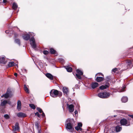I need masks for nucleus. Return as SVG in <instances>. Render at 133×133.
<instances>
[{
	"instance_id": "nucleus-1",
	"label": "nucleus",
	"mask_w": 133,
	"mask_h": 133,
	"mask_svg": "<svg viewBox=\"0 0 133 133\" xmlns=\"http://www.w3.org/2000/svg\"><path fill=\"white\" fill-rule=\"evenodd\" d=\"M65 127L66 129L67 130H69L71 132H72L74 130L73 128L74 124L75 123V122L73 119L68 118L66 121Z\"/></svg>"
},
{
	"instance_id": "nucleus-2",
	"label": "nucleus",
	"mask_w": 133,
	"mask_h": 133,
	"mask_svg": "<svg viewBox=\"0 0 133 133\" xmlns=\"http://www.w3.org/2000/svg\"><path fill=\"white\" fill-rule=\"evenodd\" d=\"M50 95L53 97H55L57 96L59 97H61L62 95V93L59 91L57 90L52 89L51 90L50 92Z\"/></svg>"
},
{
	"instance_id": "nucleus-3",
	"label": "nucleus",
	"mask_w": 133,
	"mask_h": 133,
	"mask_svg": "<svg viewBox=\"0 0 133 133\" xmlns=\"http://www.w3.org/2000/svg\"><path fill=\"white\" fill-rule=\"evenodd\" d=\"M111 94L107 92H100L98 94V96L102 98H107L109 97Z\"/></svg>"
},
{
	"instance_id": "nucleus-4",
	"label": "nucleus",
	"mask_w": 133,
	"mask_h": 133,
	"mask_svg": "<svg viewBox=\"0 0 133 133\" xmlns=\"http://www.w3.org/2000/svg\"><path fill=\"white\" fill-rule=\"evenodd\" d=\"M77 74H76V78L79 79H81L82 78L81 76L83 75V72L80 69H78L76 70Z\"/></svg>"
},
{
	"instance_id": "nucleus-5",
	"label": "nucleus",
	"mask_w": 133,
	"mask_h": 133,
	"mask_svg": "<svg viewBox=\"0 0 133 133\" xmlns=\"http://www.w3.org/2000/svg\"><path fill=\"white\" fill-rule=\"evenodd\" d=\"M82 124L81 122L78 123L77 126L75 127V129L78 132H84L82 128Z\"/></svg>"
},
{
	"instance_id": "nucleus-6",
	"label": "nucleus",
	"mask_w": 133,
	"mask_h": 133,
	"mask_svg": "<svg viewBox=\"0 0 133 133\" xmlns=\"http://www.w3.org/2000/svg\"><path fill=\"white\" fill-rule=\"evenodd\" d=\"M111 129L112 132H118L122 130V128L119 126H117L116 127H112Z\"/></svg>"
},
{
	"instance_id": "nucleus-7",
	"label": "nucleus",
	"mask_w": 133,
	"mask_h": 133,
	"mask_svg": "<svg viewBox=\"0 0 133 133\" xmlns=\"http://www.w3.org/2000/svg\"><path fill=\"white\" fill-rule=\"evenodd\" d=\"M30 41H32V43H30L32 48L34 49H35L36 48L37 46L36 44L35 41L34 37H32L30 39Z\"/></svg>"
},
{
	"instance_id": "nucleus-8",
	"label": "nucleus",
	"mask_w": 133,
	"mask_h": 133,
	"mask_svg": "<svg viewBox=\"0 0 133 133\" xmlns=\"http://www.w3.org/2000/svg\"><path fill=\"white\" fill-rule=\"evenodd\" d=\"M11 96V91L8 89L6 93L4 95H3L1 96V97H4L6 98H7Z\"/></svg>"
},
{
	"instance_id": "nucleus-9",
	"label": "nucleus",
	"mask_w": 133,
	"mask_h": 133,
	"mask_svg": "<svg viewBox=\"0 0 133 133\" xmlns=\"http://www.w3.org/2000/svg\"><path fill=\"white\" fill-rule=\"evenodd\" d=\"M67 106L69 109V112H73L74 110V106L73 104H67Z\"/></svg>"
},
{
	"instance_id": "nucleus-10",
	"label": "nucleus",
	"mask_w": 133,
	"mask_h": 133,
	"mask_svg": "<svg viewBox=\"0 0 133 133\" xmlns=\"http://www.w3.org/2000/svg\"><path fill=\"white\" fill-rule=\"evenodd\" d=\"M125 65L127 66V68L126 69L131 68L133 64L130 60H128L126 62Z\"/></svg>"
},
{
	"instance_id": "nucleus-11",
	"label": "nucleus",
	"mask_w": 133,
	"mask_h": 133,
	"mask_svg": "<svg viewBox=\"0 0 133 133\" xmlns=\"http://www.w3.org/2000/svg\"><path fill=\"white\" fill-rule=\"evenodd\" d=\"M23 39L25 41H28L30 38V35L28 34H25L22 36Z\"/></svg>"
},
{
	"instance_id": "nucleus-12",
	"label": "nucleus",
	"mask_w": 133,
	"mask_h": 133,
	"mask_svg": "<svg viewBox=\"0 0 133 133\" xmlns=\"http://www.w3.org/2000/svg\"><path fill=\"white\" fill-rule=\"evenodd\" d=\"M127 119L123 118L121 119L120 121V123L122 125H126L127 124Z\"/></svg>"
},
{
	"instance_id": "nucleus-13",
	"label": "nucleus",
	"mask_w": 133,
	"mask_h": 133,
	"mask_svg": "<svg viewBox=\"0 0 133 133\" xmlns=\"http://www.w3.org/2000/svg\"><path fill=\"white\" fill-rule=\"evenodd\" d=\"M63 91L64 95H65L66 96L68 95L69 90L68 88L66 87H63Z\"/></svg>"
},
{
	"instance_id": "nucleus-14",
	"label": "nucleus",
	"mask_w": 133,
	"mask_h": 133,
	"mask_svg": "<svg viewBox=\"0 0 133 133\" xmlns=\"http://www.w3.org/2000/svg\"><path fill=\"white\" fill-rule=\"evenodd\" d=\"M104 80V76H103V77L97 76V77L95 79V80H96V82H102Z\"/></svg>"
},
{
	"instance_id": "nucleus-15",
	"label": "nucleus",
	"mask_w": 133,
	"mask_h": 133,
	"mask_svg": "<svg viewBox=\"0 0 133 133\" xmlns=\"http://www.w3.org/2000/svg\"><path fill=\"white\" fill-rule=\"evenodd\" d=\"M99 85L98 83L97 82H92L91 84V86L92 88L94 89L98 87Z\"/></svg>"
},
{
	"instance_id": "nucleus-16",
	"label": "nucleus",
	"mask_w": 133,
	"mask_h": 133,
	"mask_svg": "<svg viewBox=\"0 0 133 133\" xmlns=\"http://www.w3.org/2000/svg\"><path fill=\"white\" fill-rule=\"evenodd\" d=\"M21 109V103L20 100L17 102V110L19 111H20Z\"/></svg>"
},
{
	"instance_id": "nucleus-17",
	"label": "nucleus",
	"mask_w": 133,
	"mask_h": 133,
	"mask_svg": "<svg viewBox=\"0 0 133 133\" xmlns=\"http://www.w3.org/2000/svg\"><path fill=\"white\" fill-rule=\"evenodd\" d=\"M49 51L51 54H57L56 55L57 56L58 55V53L56 50L54 49L51 48L49 49Z\"/></svg>"
},
{
	"instance_id": "nucleus-18",
	"label": "nucleus",
	"mask_w": 133,
	"mask_h": 133,
	"mask_svg": "<svg viewBox=\"0 0 133 133\" xmlns=\"http://www.w3.org/2000/svg\"><path fill=\"white\" fill-rule=\"evenodd\" d=\"M6 60L5 59L4 57H2L0 58V63L4 64H6Z\"/></svg>"
},
{
	"instance_id": "nucleus-19",
	"label": "nucleus",
	"mask_w": 133,
	"mask_h": 133,
	"mask_svg": "<svg viewBox=\"0 0 133 133\" xmlns=\"http://www.w3.org/2000/svg\"><path fill=\"white\" fill-rule=\"evenodd\" d=\"M17 116L19 117H24L26 116V114L22 112H19L17 114Z\"/></svg>"
},
{
	"instance_id": "nucleus-20",
	"label": "nucleus",
	"mask_w": 133,
	"mask_h": 133,
	"mask_svg": "<svg viewBox=\"0 0 133 133\" xmlns=\"http://www.w3.org/2000/svg\"><path fill=\"white\" fill-rule=\"evenodd\" d=\"M45 75L47 77L50 79L52 80L53 79V76L50 73H47Z\"/></svg>"
},
{
	"instance_id": "nucleus-21",
	"label": "nucleus",
	"mask_w": 133,
	"mask_h": 133,
	"mask_svg": "<svg viewBox=\"0 0 133 133\" xmlns=\"http://www.w3.org/2000/svg\"><path fill=\"white\" fill-rule=\"evenodd\" d=\"M65 68L67 71L69 72H71L72 71V68L69 66H66L65 67Z\"/></svg>"
},
{
	"instance_id": "nucleus-22",
	"label": "nucleus",
	"mask_w": 133,
	"mask_h": 133,
	"mask_svg": "<svg viewBox=\"0 0 133 133\" xmlns=\"http://www.w3.org/2000/svg\"><path fill=\"white\" fill-rule=\"evenodd\" d=\"M24 89L25 92L27 94L29 93V91L28 88L27 87L25 84H24Z\"/></svg>"
},
{
	"instance_id": "nucleus-23",
	"label": "nucleus",
	"mask_w": 133,
	"mask_h": 133,
	"mask_svg": "<svg viewBox=\"0 0 133 133\" xmlns=\"http://www.w3.org/2000/svg\"><path fill=\"white\" fill-rule=\"evenodd\" d=\"M128 100V98L127 97H123L122 98L121 101L124 103H125L127 102Z\"/></svg>"
},
{
	"instance_id": "nucleus-24",
	"label": "nucleus",
	"mask_w": 133,
	"mask_h": 133,
	"mask_svg": "<svg viewBox=\"0 0 133 133\" xmlns=\"http://www.w3.org/2000/svg\"><path fill=\"white\" fill-rule=\"evenodd\" d=\"M7 103V101L6 100H4L1 103V105L2 107L4 106Z\"/></svg>"
},
{
	"instance_id": "nucleus-25",
	"label": "nucleus",
	"mask_w": 133,
	"mask_h": 133,
	"mask_svg": "<svg viewBox=\"0 0 133 133\" xmlns=\"http://www.w3.org/2000/svg\"><path fill=\"white\" fill-rule=\"evenodd\" d=\"M111 79V77L110 76H108L106 77L105 79H104L107 82H110Z\"/></svg>"
},
{
	"instance_id": "nucleus-26",
	"label": "nucleus",
	"mask_w": 133,
	"mask_h": 133,
	"mask_svg": "<svg viewBox=\"0 0 133 133\" xmlns=\"http://www.w3.org/2000/svg\"><path fill=\"white\" fill-rule=\"evenodd\" d=\"M125 87H123L122 88H121L118 90V91L119 92H122L124 91L125 90Z\"/></svg>"
},
{
	"instance_id": "nucleus-27",
	"label": "nucleus",
	"mask_w": 133,
	"mask_h": 133,
	"mask_svg": "<svg viewBox=\"0 0 133 133\" xmlns=\"http://www.w3.org/2000/svg\"><path fill=\"white\" fill-rule=\"evenodd\" d=\"M15 63L14 62H10L8 65V67H11L13 66L14 65Z\"/></svg>"
},
{
	"instance_id": "nucleus-28",
	"label": "nucleus",
	"mask_w": 133,
	"mask_h": 133,
	"mask_svg": "<svg viewBox=\"0 0 133 133\" xmlns=\"http://www.w3.org/2000/svg\"><path fill=\"white\" fill-rule=\"evenodd\" d=\"M109 82H107L106 81L104 82L105 84V86L107 87V88H108L110 86V84Z\"/></svg>"
},
{
	"instance_id": "nucleus-29",
	"label": "nucleus",
	"mask_w": 133,
	"mask_h": 133,
	"mask_svg": "<svg viewBox=\"0 0 133 133\" xmlns=\"http://www.w3.org/2000/svg\"><path fill=\"white\" fill-rule=\"evenodd\" d=\"M12 9L15 10L17 9V5L16 3H14L12 6Z\"/></svg>"
},
{
	"instance_id": "nucleus-30",
	"label": "nucleus",
	"mask_w": 133,
	"mask_h": 133,
	"mask_svg": "<svg viewBox=\"0 0 133 133\" xmlns=\"http://www.w3.org/2000/svg\"><path fill=\"white\" fill-rule=\"evenodd\" d=\"M107 88L105 86V85H102L99 87V88L101 90H103L105 89H106Z\"/></svg>"
},
{
	"instance_id": "nucleus-31",
	"label": "nucleus",
	"mask_w": 133,
	"mask_h": 133,
	"mask_svg": "<svg viewBox=\"0 0 133 133\" xmlns=\"http://www.w3.org/2000/svg\"><path fill=\"white\" fill-rule=\"evenodd\" d=\"M29 106L32 109H35L36 108L35 106L33 104H30Z\"/></svg>"
},
{
	"instance_id": "nucleus-32",
	"label": "nucleus",
	"mask_w": 133,
	"mask_h": 133,
	"mask_svg": "<svg viewBox=\"0 0 133 133\" xmlns=\"http://www.w3.org/2000/svg\"><path fill=\"white\" fill-rule=\"evenodd\" d=\"M43 53L44 54L47 55L49 53V52L47 50H44L43 51Z\"/></svg>"
},
{
	"instance_id": "nucleus-33",
	"label": "nucleus",
	"mask_w": 133,
	"mask_h": 133,
	"mask_svg": "<svg viewBox=\"0 0 133 133\" xmlns=\"http://www.w3.org/2000/svg\"><path fill=\"white\" fill-rule=\"evenodd\" d=\"M37 109L39 113H41L43 112L41 108H37Z\"/></svg>"
},
{
	"instance_id": "nucleus-34",
	"label": "nucleus",
	"mask_w": 133,
	"mask_h": 133,
	"mask_svg": "<svg viewBox=\"0 0 133 133\" xmlns=\"http://www.w3.org/2000/svg\"><path fill=\"white\" fill-rule=\"evenodd\" d=\"M4 117L5 119H8L9 118V115L7 114L5 115L4 116Z\"/></svg>"
},
{
	"instance_id": "nucleus-35",
	"label": "nucleus",
	"mask_w": 133,
	"mask_h": 133,
	"mask_svg": "<svg viewBox=\"0 0 133 133\" xmlns=\"http://www.w3.org/2000/svg\"><path fill=\"white\" fill-rule=\"evenodd\" d=\"M35 115H37L38 117H40L41 115L38 112H37L36 113H35Z\"/></svg>"
},
{
	"instance_id": "nucleus-36",
	"label": "nucleus",
	"mask_w": 133,
	"mask_h": 133,
	"mask_svg": "<svg viewBox=\"0 0 133 133\" xmlns=\"http://www.w3.org/2000/svg\"><path fill=\"white\" fill-rule=\"evenodd\" d=\"M20 128L19 125V124L17 123V132H19Z\"/></svg>"
},
{
	"instance_id": "nucleus-37",
	"label": "nucleus",
	"mask_w": 133,
	"mask_h": 133,
	"mask_svg": "<svg viewBox=\"0 0 133 133\" xmlns=\"http://www.w3.org/2000/svg\"><path fill=\"white\" fill-rule=\"evenodd\" d=\"M35 125L37 128H39V123L38 122H36L35 123Z\"/></svg>"
},
{
	"instance_id": "nucleus-38",
	"label": "nucleus",
	"mask_w": 133,
	"mask_h": 133,
	"mask_svg": "<svg viewBox=\"0 0 133 133\" xmlns=\"http://www.w3.org/2000/svg\"><path fill=\"white\" fill-rule=\"evenodd\" d=\"M16 123L15 124L16 126L13 127V130L14 131H16L17 130V128L16 127Z\"/></svg>"
},
{
	"instance_id": "nucleus-39",
	"label": "nucleus",
	"mask_w": 133,
	"mask_h": 133,
	"mask_svg": "<svg viewBox=\"0 0 133 133\" xmlns=\"http://www.w3.org/2000/svg\"><path fill=\"white\" fill-rule=\"evenodd\" d=\"M98 75V76H104V75L101 73H99L97 74L96 75V76Z\"/></svg>"
},
{
	"instance_id": "nucleus-40",
	"label": "nucleus",
	"mask_w": 133,
	"mask_h": 133,
	"mask_svg": "<svg viewBox=\"0 0 133 133\" xmlns=\"http://www.w3.org/2000/svg\"><path fill=\"white\" fill-rule=\"evenodd\" d=\"M117 68H115L113 69L112 70V71L114 72H115L116 71H117Z\"/></svg>"
},
{
	"instance_id": "nucleus-41",
	"label": "nucleus",
	"mask_w": 133,
	"mask_h": 133,
	"mask_svg": "<svg viewBox=\"0 0 133 133\" xmlns=\"http://www.w3.org/2000/svg\"><path fill=\"white\" fill-rule=\"evenodd\" d=\"M17 44H18L19 45H20V40L19 39H17Z\"/></svg>"
},
{
	"instance_id": "nucleus-42",
	"label": "nucleus",
	"mask_w": 133,
	"mask_h": 133,
	"mask_svg": "<svg viewBox=\"0 0 133 133\" xmlns=\"http://www.w3.org/2000/svg\"><path fill=\"white\" fill-rule=\"evenodd\" d=\"M9 105H11V102L10 101H7V103Z\"/></svg>"
},
{
	"instance_id": "nucleus-43",
	"label": "nucleus",
	"mask_w": 133,
	"mask_h": 133,
	"mask_svg": "<svg viewBox=\"0 0 133 133\" xmlns=\"http://www.w3.org/2000/svg\"><path fill=\"white\" fill-rule=\"evenodd\" d=\"M42 112V116L43 117H44L45 116V114L43 112Z\"/></svg>"
},
{
	"instance_id": "nucleus-44",
	"label": "nucleus",
	"mask_w": 133,
	"mask_h": 133,
	"mask_svg": "<svg viewBox=\"0 0 133 133\" xmlns=\"http://www.w3.org/2000/svg\"><path fill=\"white\" fill-rule=\"evenodd\" d=\"M129 116L131 118H133V115H129Z\"/></svg>"
},
{
	"instance_id": "nucleus-45",
	"label": "nucleus",
	"mask_w": 133,
	"mask_h": 133,
	"mask_svg": "<svg viewBox=\"0 0 133 133\" xmlns=\"http://www.w3.org/2000/svg\"><path fill=\"white\" fill-rule=\"evenodd\" d=\"M5 32L6 33H8L9 32V31L8 30H7L5 31Z\"/></svg>"
},
{
	"instance_id": "nucleus-46",
	"label": "nucleus",
	"mask_w": 133,
	"mask_h": 133,
	"mask_svg": "<svg viewBox=\"0 0 133 133\" xmlns=\"http://www.w3.org/2000/svg\"><path fill=\"white\" fill-rule=\"evenodd\" d=\"M7 2L6 0H3V3H5Z\"/></svg>"
},
{
	"instance_id": "nucleus-47",
	"label": "nucleus",
	"mask_w": 133,
	"mask_h": 133,
	"mask_svg": "<svg viewBox=\"0 0 133 133\" xmlns=\"http://www.w3.org/2000/svg\"><path fill=\"white\" fill-rule=\"evenodd\" d=\"M14 39H15V42H16V36H15V37H14Z\"/></svg>"
},
{
	"instance_id": "nucleus-48",
	"label": "nucleus",
	"mask_w": 133,
	"mask_h": 133,
	"mask_svg": "<svg viewBox=\"0 0 133 133\" xmlns=\"http://www.w3.org/2000/svg\"><path fill=\"white\" fill-rule=\"evenodd\" d=\"M75 114H76L77 113V111L76 110L75 112Z\"/></svg>"
},
{
	"instance_id": "nucleus-49",
	"label": "nucleus",
	"mask_w": 133,
	"mask_h": 133,
	"mask_svg": "<svg viewBox=\"0 0 133 133\" xmlns=\"http://www.w3.org/2000/svg\"><path fill=\"white\" fill-rule=\"evenodd\" d=\"M14 75L16 77H17V73H15L14 74Z\"/></svg>"
},
{
	"instance_id": "nucleus-50",
	"label": "nucleus",
	"mask_w": 133,
	"mask_h": 133,
	"mask_svg": "<svg viewBox=\"0 0 133 133\" xmlns=\"http://www.w3.org/2000/svg\"><path fill=\"white\" fill-rule=\"evenodd\" d=\"M90 132H88L87 133H91V132H92V131H91V130H90Z\"/></svg>"
},
{
	"instance_id": "nucleus-51",
	"label": "nucleus",
	"mask_w": 133,
	"mask_h": 133,
	"mask_svg": "<svg viewBox=\"0 0 133 133\" xmlns=\"http://www.w3.org/2000/svg\"><path fill=\"white\" fill-rule=\"evenodd\" d=\"M2 2V0H0V3H1Z\"/></svg>"
},
{
	"instance_id": "nucleus-52",
	"label": "nucleus",
	"mask_w": 133,
	"mask_h": 133,
	"mask_svg": "<svg viewBox=\"0 0 133 133\" xmlns=\"http://www.w3.org/2000/svg\"><path fill=\"white\" fill-rule=\"evenodd\" d=\"M18 11H17V13L18 12Z\"/></svg>"
}]
</instances>
